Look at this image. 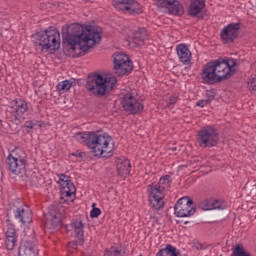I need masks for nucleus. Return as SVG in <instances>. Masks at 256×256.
<instances>
[{
  "label": "nucleus",
  "mask_w": 256,
  "mask_h": 256,
  "mask_svg": "<svg viewBox=\"0 0 256 256\" xmlns=\"http://www.w3.org/2000/svg\"><path fill=\"white\" fill-rule=\"evenodd\" d=\"M200 77L203 83L207 85H213V83L219 82V78H217V74L215 72V68L213 67L212 62H208L202 69L200 73Z\"/></svg>",
  "instance_id": "obj_18"
},
{
  "label": "nucleus",
  "mask_w": 256,
  "mask_h": 256,
  "mask_svg": "<svg viewBox=\"0 0 256 256\" xmlns=\"http://www.w3.org/2000/svg\"><path fill=\"white\" fill-rule=\"evenodd\" d=\"M156 256H179V250L171 244H167L165 248L159 250Z\"/></svg>",
  "instance_id": "obj_30"
},
{
  "label": "nucleus",
  "mask_w": 256,
  "mask_h": 256,
  "mask_svg": "<svg viewBox=\"0 0 256 256\" xmlns=\"http://www.w3.org/2000/svg\"><path fill=\"white\" fill-rule=\"evenodd\" d=\"M4 244L8 251H13V249H15L17 246V234L15 232V228H7V231L5 232Z\"/></svg>",
  "instance_id": "obj_23"
},
{
  "label": "nucleus",
  "mask_w": 256,
  "mask_h": 256,
  "mask_svg": "<svg viewBox=\"0 0 256 256\" xmlns=\"http://www.w3.org/2000/svg\"><path fill=\"white\" fill-rule=\"evenodd\" d=\"M63 217H65V207L61 204L52 205L46 215L45 228L50 230L59 229L63 225Z\"/></svg>",
  "instance_id": "obj_8"
},
{
  "label": "nucleus",
  "mask_w": 256,
  "mask_h": 256,
  "mask_svg": "<svg viewBox=\"0 0 256 256\" xmlns=\"http://www.w3.org/2000/svg\"><path fill=\"white\" fill-rule=\"evenodd\" d=\"M113 5L117 11L126 15H141L143 13V6L135 0H115Z\"/></svg>",
  "instance_id": "obj_11"
},
{
  "label": "nucleus",
  "mask_w": 256,
  "mask_h": 256,
  "mask_svg": "<svg viewBox=\"0 0 256 256\" xmlns=\"http://www.w3.org/2000/svg\"><path fill=\"white\" fill-rule=\"evenodd\" d=\"M116 169L120 177H127L131 173V162L125 157L117 158Z\"/></svg>",
  "instance_id": "obj_22"
},
{
  "label": "nucleus",
  "mask_w": 256,
  "mask_h": 256,
  "mask_svg": "<svg viewBox=\"0 0 256 256\" xmlns=\"http://www.w3.org/2000/svg\"><path fill=\"white\" fill-rule=\"evenodd\" d=\"M89 149L95 157H111L115 151V142L109 134L94 133L92 142L89 143Z\"/></svg>",
  "instance_id": "obj_5"
},
{
  "label": "nucleus",
  "mask_w": 256,
  "mask_h": 256,
  "mask_svg": "<svg viewBox=\"0 0 256 256\" xmlns=\"http://www.w3.org/2000/svg\"><path fill=\"white\" fill-rule=\"evenodd\" d=\"M58 185L60 187V193H76L77 189L75 188V184L71 182L69 176L65 174L58 175Z\"/></svg>",
  "instance_id": "obj_20"
},
{
  "label": "nucleus",
  "mask_w": 256,
  "mask_h": 256,
  "mask_svg": "<svg viewBox=\"0 0 256 256\" xmlns=\"http://www.w3.org/2000/svg\"><path fill=\"white\" fill-rule=\"evenodd\" d=\"M114 73L118 77L129 75L133 71V62L129 59V56L123 53L114 54Z\"/></svg>",
  "instance_id": "obj_9"
},
{
  "label": "nucleus",
  "mask_w": 256,
  "mask_h": 256,
  "mask_svg": "<svg viewBox=\"0 0 256 256\" xmlns=\"http://www.w3.org/2000/svg\"><path fill=\"white\" fill-rule=\"evenodd\" d=\"M9 109L15 119H21V116L27 113L29 106L23 99H14L10 102Z\"/></svg>",
  "instance_id": "obj_16"
},
{
  "label": "nucleus",
  "mask_w": 256,
  "mask_h": 256,
  "mask_svg": "<svg viewBox=\"0 0 256 256\" xmlns=\"http://www.w3.org/2000/svg\"><path fill=\"white\" fill-rule=\"evenodd\" d=\"M195 206L193 205V200L189 197L180 198L175 207L174 214L176 217H193L195 215Z\"/></svg>",
  "instance_id": "obj_12"
},
{
  "label": "nucleus",
  "mask_w": 256,
  "mask_h": 256,
  "mask_svg": "<svg viewBox=\"0 0 256 256\" xmlns=\"http://www.w3.org/2000/svg\"><path fill=\"white\" fill-rule=\"evenodd\" d=\"M211 103V100L209 99H202L196 102L197 107H205L206 105H209Z\"/></svg>",
  "instance_id": "obj_38"
},
{
  "label": "nucleus",
  "mask_w": 256,
  "mask_h": 256,
  "mask_svg": "<svg viewBox=\"0 0 256 256\" xmlns=\"http://www.w3.org/2000/svg\"><path fill=\"white\" fill-rule=\"evenodd\" d=\"M71 231L78 241H83V235L85 233L83 222L81 220H74L71 223Z\"/></svg>",
  "instance_id": "obj_27"
},
{
  "label": "nucleus",
  "mask_w": 256,
  "mask_h": 256,
  "mask_svg": "<svg viewBox=\"0 0 256 256\" xmlns=\"http://www.w3.org/2000/svg\"><path fill=\"white\" fill-rule=\"evenodd\" d=\"M187 223H189V222L186 221V222H185V225H187Z\"/></svg>",
  "instance_id": "obj_42"
},
{
  "label": "nucleus",
  "mask_w": 256,
  "mask_h": 256,
  "mask_svg": "<svg viewBox=\"0 0 256 256\" xmlns=\"http://www.w3.org/2000/svg\"><path fill=\"white\" fill-rule=\"evenodd\" d=\"M68 248H69V249H76V248H77V243H75V242L69 243V244H68Z\"/></svg>",
  "instance_id": "obj_41"
},
{
  "label": "nucleus",
  "mask_w": 256,
  "mask_h": 256,
  "mask_svg": "<svg viewBox=\"0 0 256 256\" xmlns=\"http://www.w3.org/2000/svg\"><path fill=\"white\" fill-rule=\"evenodd\" d=\"M14 217L22 223V225H29L33 219V214L29 206H22L15 211Z\"/></svg>",
  "instance_id": "obj_19"
},
{
  "label": "nucleus",
  "mask_w": 256,
  "mask_h": 256,
  "mask_svg": "<svg viewBox=\"0 0 256 256\" xmlns=\"http://www.w3.org/2000/svg\"><path fill=\"white\" fill-rule=\"evenodd\" d=\"M8 169L12 175H17L32 185H39L41 178L39 174L33 170H27L29 163L27 162V152L23 148L14 149L6 158Z\"/></svg>",
  "instance_id": "obj_2"
},
{
  "label": "nucleus",
  "mask_w": 256,
  "mask_h": 256,
  "mask_svg": "<svg viewBox=\"0 0 256 256\" xmlns=\"http://www.w3.org/2000/svg\"><path fill=\"white\" fill-rule=\"evenodd\" d=\"M96 205L97 204L92 203V210L90 211V217H92V219H95L101 215V209L96 208Z\"/></svg>",
  "instance_id": "obj_35"
},
{
  "label": "nucleus",
  "mask_w": 256,
  "mask_h": 256,
  "mask_svg": "<svg viewBox=\"0 0 256 256\" xmlns=\"http://www.w3.org/2000/svg\"><path fill=\"white\" fill-rule=\"evenodd\" d=\"M173 179L169 175H163L160 177L157 184L148 185L147 191L149 193H163L171 189Z\"/></svg>",
  "instance_id": "obj_15"
},
{
  "label": "nucleus",
  "mask_w": 256,
  "mask_h": 256,
  "mask_svg": "<svg viewBox=\"0 0 256 256\" xmlns=\"http://www.w3.org/2000/svg\"><path fill=\"white\" fill-rule=\"evenodd\" d=\"M94 135L95 132H78L74 135V139H76L78 143H84L89 149V143H92Z\"/></svg>",
  "instance_id": "obj_29"
},
{
  "label": "nucleus",
  "mask_w": 256,
  "mask_h": 256,
  "mask_svg": "<svg viewBox=\"0 0 256 256\" xmlns=\"http://www.w3.org/2000/svg\"><path fill=\"white\" fill-rule=\"evenodd\" d=\"M178 99H179V96L177 94L170 96L167 101L166 107H168L169 109H173V107L175 106V103H177Z\"/></svg>",
  "instance_id": "obj_34"
},
{
  "label": "nucleus",
  "mask_w": 256,
  "mask_h": 256,
  "mask_svg": "<svg viewBox=\"0 0 256 256\" xmlns=\"http://www.w3.org/2000/svg\"><path fill=\"white\" fill-rule=\"evenodd\" d=\"M197 143L202 149H211L219 145V132L213 126H205L197 133Z\"/></svg>",
  "instance_id": "obj_7"
},
{
  "label": "nucleus",
  "mask_w": 256,
  "mask_h": 256,
  "mask_svg": "<svg viewBox=\"0 0 256 256\" xmlns=\"http://www.w3.org/2000/svg\"><path fill=\"white\" fill-rule=\"evenodd\" d=\"M212 67L216 73L218 81H223V79H229L233 73L237 71V60L233 58L223 59L219 58L211 62Z\"/></svg>",
  "instance_id": "obj_6"
},
{
  "label": "nucleus",
  "mask_w": 256,
  "mask_h": 256,
  "mask_svg": "<svg viewBox=\"0 0 256 256\" xmlns=\"http://www.w3.org/2000/svg\"><path fill=\"white\" fill-rule=\"evenodd\" d=\"M117 85V78L111 74L103 76L101 74H96L89 78L86 83V88L92 95L97 97H103L107 95L110 91H113V87Z\"/></svg>",
  "instance_id": "obj_4"
},
{
  "label": "nucleus",
  "mask_w": 256,
  "mask_h": 256,
  "mask_svg": "<svg viewBox=\"0 0 256 256\" xmlns=\"http://www.w3.org/2000/svg\"><path fill=\"white\" fill-rule=\"evenodd\" d=\"M205 9V0H190L188 7V15L197 17Z\"/></svg>",
  "instance_id": "obj_26"
},
{
  "label": "nucleus",
  "mask_w": 256,
  "mask_h": 256,
  "mask_svg": "<svg viewBox=\"0 0 256 256\" xmlns=\"http://www.w3.org/2000/svg\"><path fill=\"white\" fill-rule=\"evenodd\" d=\"M129 39L134 47H139V45H143V41L147 39V30H145V28H139L129 36Z\"/></svg>",
  "instance_id": "obj_25"
},
{
  "label": "nucleus",
  "mask_w": 256,
  "mask_h": 256,
  "mask_svg": "<svg viewBox=\"0 0 256 256\" xmlns=\"http://www.w3.org/2000/svg\"><path fill=\"white\" fill-rule=\"evenodd\" d=\"M60 203L69 205V203H73L77 196L75 193H61L59 194Z\"/></svg>",
  "instance_id": "obj_33"
},
{
  "label": "nucleus",
  "mask_w": 256,
  "mask_h": 256,
  "mask_svg": "<svg viewBox=\"0 0 256 256\" xmlns=\"http://www.w3.org/2000/svg\"><path fill=\"white\" fill-rule=\"evenodd\" d=\"M176 52L180 63H183V65H189V63H191V59H193V57L188 45L178 44L176 46Z\"/></svg>",
  "instance_id": "obj_21"
},
{
  "label": "nucleus",
  "mask_w": 256,
  "mask_h": 256,
  "mask_svg": "<svg viewBox=\"0 0 256 256\" xmlns=\"http://www.w3.org/2000/svg\"><path fill=\"white\" fill-rule=\"evenodd\" d=\"M239 31H241L240 23H230L220 31V39L223 43H233L239 37Z\"/></svg>",
  "instance_id": "obj_14"
},
{
  "label": "nucleus",
  "mask_w": 256,
  "mask_h": 256,
  "mask_svg": "<svg viewBox=\"0 0 256 256\" xmlns=\"http://www.w3.org/2000/svg\"><path fill=\"white\" fill-rule=\"evenodd\" d=\"M103 37L101 27L91 25L72 24L64 39V45L70 57H83L89 49L99 45Z\"/></svg>",
  "instance_id": "obj_1"
},
{
  "label": "nucleus",
  "mask_w": 256,
  "mask_h": 256,
  "mask_svg": "<svg viewBox=\"0 0 256 256\" xmlns=\"http://www.w3.org/2000/svg\"><path fill=\"white\" fill-rule=\"evenodd\" d=\"M248 89L251 93H256V76L252 77L250 81H248Z\"/></svg>",
  "instance_id": "obj_36"
},
{
  "label": "nucleus",
  "mask_w": 256,
  "mask_h": 256,
  "mask_svg": "<svg viewBox=\"0 0 256 256\" xmlns=\"http://www.w3.org/2000/svg\"><path fill=\"white\" fill-rule=\"evenodd\" d=\"M157 7L164 13L181 16L185 13L183 4L177 0H155Z\"/></svg>",
  "instance_id": "obj_13"
},
{
  "label": "nucleus",
  "mask_w": 256,
  "mask_h": 256,
  "mask_svg": "<svg viewBox=\"0 0 256 256\" xmlns=\"http://www.w3.org/2000/svg\"><path fill=\"white\" fill-rule=\"evenodd\" d=\"M71 87H73V81L63 80L57 84L56 91H58L60 95H63V93H67Z\"/></svg>",
  "instance_id": "obj_32"
},
{
  "label": "nucleus",
  "mask_w": 256,
  "mask_h": 256,
  "mask_svg": "<svg viewBox=\"0 0 256 256\" xmlns=\"http://www.w3.org/2000/svg\"><path fill=\"white\" fill-rule=\"evenodd\" d=\"M165 196L161 193H150L148 195V201L152 207V209H155L156 211H159V209H163L165 207Z\"/></svg>",
  "instance_id": "obj_24"
},
{
  "label": "nucleus",
  "mask_w": 256,
  "mask_h": 256,
  "mask_svg": "<svg viewBox=\"0 0 256 256\" xmlns=\"http://www.w3.org/2000/svg\"><path fill=\"white\" fill-rule=\"evenodd\" d=\"M84 155L85 154L83 152L76 151V152L70 154L69 157H70V159H73V157H76V161H79V160L83 159Z\"/></svg>",
  "instance_id": "obj_37"
},
{
  "label": "nucleus",
  "mask_w": 256,
  "mask_h": 256,
  "mask_svg": "<svg viewBox=\"0 0 256 256\" xmlns=\"http://www.w3.org/2000/svg\"><path fill=\"white\" fill-rule=\"evenodd\" d=\"M37 246L33 243L25 242L19 249L20 256H37Z\"/></svg>",
  "instance_id": "obj_28"
},
{
  "label": "nucleus",
  "mask_w": 256,
  "mask_h": 256,
  "mask_svg": "<svg viewBox=\"0 0 256 256\" xmlns=\"http://www.w3.org/2000/svg\"><path fill=\"white\" fill-rule=\"evenodd\" d=\"M199 209L202 211H213V209H227V202L221 199H204L201 200L198 204Z\"/></svg>",
  "instance_id": "obj_17"
},
{
  "label": "nucleus",
  "mask_w": 256,
  "mask_h": 256,
  "mask_svg": "<svg viewBox=\"0 0 256 256\" xmlns=\"http://www.w3.org/2000/svg\"><path fill=\"white\" fill-rule=\"evenodd\" d=\"M104 256H125V247L121 244L112 246L105 251Z\"/></svg>",
  "instance_id": "obj_31"
},
{
  "label": "nucleus",
  "mask_w": 256,
  "mask_h": 256,
  "mask_svg": "<svg viewBox=\"0 0 256 256\" xmlns=\"http://www.w3.org/2000/svg\"><path fill=\"white\" fill-rule=\"evenodd\" d=\"M45 126V122L43 121H34V129H41V127Z\"/></svg>",
  "instance_id": "obj_39"
},
{
  "label": "nucleus",
  "mask_w": 256,
  "mask_h": 256,
  "mask_svg": "<svg viewBox=\"0 0 256 256\" xmlns=\"http://www.w3.org/2000/svg\"><path fill=\"white\" fill-rule=\"evenodd\" d=\"M33 43L37 51H41V53H47L49 49L57 51L61 45V34L55 27H50L35 34L33 36Z\"/></svg>",
  "instance_id": "obj_3"
},
{
  "label": "nucleus",
  "mask_w": 256,
  "mask_h": 256,
  "mask_svg": "<svg viewBox=\"0 0 256 256\" xmlns=\"http://www.w3.org/2000/svg\"><path fill=\"white\" fill-rule=\"evenodd\" d=\"M24 127H26V129H35L34 121H26Z\"/></svg>",
  "instance_id": "obj_40"
},
{
  "label": "nucleus",
  "mask_w": 256,
  "mask_h": 256,
  "mask_svg": "<svg viewBox=\"0 0 256 256\" xmlns=\"http://www.w3.org/2000/svg\"><path fill=\"white\" fill-rule=\"evenodd\" d=\"M120 105L124 111H127V113H131L132 115L141 113V110L143 109V103H141V101H139V99H137L131 92L123 94L120 97Z\"/></svg>",
  "instance_id": "obj_10"
}]
</instances>
